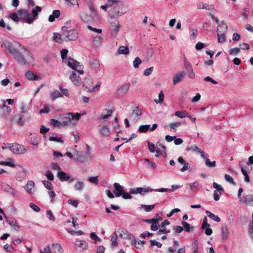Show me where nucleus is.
<instances>
[{"mask_svg":"<svg viewBox=\"0 0 253 253\" xmlns=\"http://www.w3.org/2000/svg\"><path fill=\"white\" fill-rule=\"evenodd\" d=\"M68 50L64 48V64L75 71L72 72L69 78L75 85L79 86L82 84V79L78 74L83 75L84 73V65L74 59L68 57Z\"/></svg>","mask_w":253,"mask_h":253,"instance_id":"obj_1","label":"nucleus"},{"mask_svg":"<svg viewBox=\"0 0 253 253\" xmlns=\"http://www.w3.org/2000/svg\"><path fill=\"white\" fill-rule=\"evenodd\" d=\"M1 46L7 48L9 52L13 56L16 54H18L19 51H24V52L29 56L28 58H29V59H31V53L30 51L16 42H3L1 44Z\"/></svg>","mask_w":253,"mask_h":253,"instance_id":"obj_2","label":"nucleus"},{"mask_svg":"<svg viewBox=\"0 0 253 253\" xmlns=\"http://www.w3.org/2000/svg\"><path fill=\"white\" fill-rule=\"evenodd\" d=\"M81 118V114L77 113H68L64 115V125L74 126Z\"/></svg>","mask_w":253,"mask_h":253,"instance_id":"obj_3","label":"nucleus"},{"mask_svg":"<svg viewBox=\"0 0 253 253\" xmlns=\"http://www.w3.org/2000/svg\"><path fill=\"white\" fill-rule=\"evenodd\" d=\"M227 25L224 23H221L219 25L217 29L218 42L223 43L226 41V37L225 34L227 33Z\"/></svg>","mask_w":253,"mask_h":253,"instance_id":"obj_4","label":"nucleus"},{"mask_svg":"<svg viewBox=\"0 0 253 253\" xmlns=\"http://www.w3.org/2000/svg\"><path fill=\"white\" fill-rule=\"evenodd\" d=\"M78 38L79 33L76 29H64V40L66 41H75Z\"/></svg>","mask_w":253,"mask_h":253,"instance_id":"obj_5","label":"nucleus"},{"mask_svg":"<svg viewBox=\"0 0 253 253\" xmlns=\"http://www.w3.org/2000/svg\"><path fill=\"white\" fill-rule=\"evenodd\" d=\"M23 53L25 57L22 56L19 52H18V54H16L14 55V57L15 59L17 61V62L21 64V65H25L26 63H31L33 61V56L31 55V59H29V56L27 55L24 51H21Z\"/></svg>","mask_w":253,"mask_h":253,"instance_id":"obj_6","label":"nucleus"},{"mask_svg":"<svg viewBox=\"0 0 253 253\" xmlns=\"http://www.w3.org/2000/svg\"><path fill=\"white\" fill-rule=\"evenodd\" d=\"M121 25L118 20L110 22V34L113 38H116L120 29Z\"/></svg>","mask_w":253,"mask_h":253,"instance_id":"obj_7","label":"nucleus"},{"mask_svg":"<svg viewBox=\"0 0 253 253\" xmlns=\"http://www.w3.org/2000/svg\"><path fill=\"white\" fill-rule=\"evenodd\" d=\"M18 12L20 19H25L28 23L31 24L34 21V17L28 13L27 10L22 9L18 10Z\"/></svg>","mask_w":253,"mask_h":253,"instance_id":"obj_8","label":"nucleus"},{"mask_svg":"<svg viewBox=\"0 0 253 253\" xmlns=\"http://www.w3.org/2000/svg\"><path fill=\"white\" fill-rule=\"evenodd\" d=\"M87 248L88 244L84 240H77L74 245V249L79 252L87 250Z\"/></svg>","mask_w":253,"mask_h":253,"instance_id":"obj_9","label":"nucleus"},{"mask_svg":"<svg viewBox=\"0 0 253 253\" xmlns=\"http://www.w3.org/2000/svg\"><path fill=\"white\" fill-rule=\"evenodd\" d=\"M1 189L5 192L10 194L13 197L17 195L16 191L9 184L5 182H1L0 184Z\"/></svg>","mask_w":253,"mask_h":253,"instance_id":"obj_10","label":"nucleus"},{"mask_svg":"<svg viewBox=\"0 0 253 253\" xmlns=\"http://www.w3.org/2000/svg\"><path fill=\"white\" fill-rule=\"evenodd\" d=\"M11 151L14 154H21L24 153L26 151V149L24 148L22 145L17 143H13L11 146Z\"/></svg>","mask_w":253,"mask_h":253,"instance_id":"obj_11","label":"nucleus"},{"mask_svg":"<svg viewBox=\"0 0 253 253\" xmlns=\"http://www.w3.org/2000/svg\"><path fill=\"white\" fill-rule=\"evenodd\" d=\"M93 80L90 76H86L83 82V89L89 92V89L92 86Z\"/></svg>","mask_w":253,"mask_h":253,"instance_id":"obj_12","label":"nucleus"},{"mask_svg":"<svg viewBox=\"0 0 253 253\" xmlns=\"http://www.w3.org/2000/svg\"><path fill=\"white\" fill-rule=\"evenodd\" d=\"M82 20L85 23H91L98 19L93 14L89 15L85 12H83L81 15Z\"/></svg>","mask_w":253,"mask_h":253,"instance_id":"obj_13","label":"nucleus"},{"mask_svg":"<svg viewBox=\"0 0 253 253\" xmlns=\"http://www.w3.org/2000/svg\"><path fill=\"white\" fill-rule=\"evenodd\" d=\"M50 167L53 170L57 171V176L59 177L62 181H63V172L61 171V168L59 165L56 163H52L50 164Z\"/></svg>","mask_w":253,"mask_h":253,"instance_id":"obj_14","label":"nucleus"},{"mask_svg":"<svg viewBox=\"0 0 253 253\" xmlns=\"http://www.w3.org/2000/svg\"><path fill=\"white\" fill-rule=\"evenodd\" d=\"M130 87L129 83L123 84L119 88L117 91V94L119 96H124L128 91Z\"/></svg>","mask_w":253,"mask_h":253,"instance_id":"obj_15","label":"nucleus"},{"mask_svg":"<svg viewBox=\"0 0 253 253\" xmlns=\"http://www.w3.org/2000/svg\"><path fill=\"white\" fill-rule=\"evenodd\" d=\"M229 231L226 224L222 225L221 228V238L222 241H225L228 238Z\"/></svg>","mask_w":253,"mask_h":253,"instance_id":"obj_16","label":"nucleus"},{"mask_svg":"<svg viewBox=\"0 0 253 253\" xmlns=\"http://www.w3.org/2000/svg\"><path fill=\"white\" fill-rule=\"evenodd\" d=\"M114 190L113 193L117 197H120L122 195V193L124 191V188L121 186L119 183H115L114 184Z\"/></svg>","mask_w":253,"mask_h":253,"instance_id":"obj_17","label":"nucleus"},{"mask_svg":"<svg viewBox=\"0 0 253 253\" xmlns=\"http://www.w3.org/2000/svg\"><path fill=\"white\" fill-rule=\"evenodd\" d=\"M72 150L73 153L76 156L74 159V161H76L77 160L79 159L82 162H84L88 160V158L85 157L82 152L77 151L75 149H72Z\"/></svg>","mask_w":253,"mask_h":253,"instance_id":"obj_18","label":"nucleus"},{"mask_svg":"<svg viewBox=\"0 0 253 253\" xmlns=\"http://www.w3.org/2000/svg\"><path fill=\"white\" fill-rule=\"evenodd\" d=\"M186 73L185 71H182L174 75L173 78L172 82L173 84H176L182 80V79L185 77Z\"/></svg>","mask_w":253,"mask_h":253,"instance_id":"obj_19","label":"nucleus"},{"mask_svg":"<svg viewBox=\"0 0 253 253\" xmlns=\"http://www.w3.org/2000/svg\"><path fill=\"white\" fill-rule=\"evenodd\" d=\"M24 188L28 194H33L35 192V183L31 180L28 181Z\"/></svg>","mask_w":253,"mask_h":253,"instance_id":"obj_20","label":"nucleus"},{"mask_svg":"<svg viewBox=\"0 0 253 253\" xmlns=\"http://www.w3.org/2000/svg\"><path fill=\"white\" fill-rule=\"evenodd\" d=\"M121 4V1L120 0H108V6H110L109 8H111V9H120Z\"/></svg>","mask_w":253,"mask_h":253,"instance_id":"obj_21","label":"nucleus"},{"mask_svg":"<svg viewBox=\"0 0 253 253\" xmlns=\"http://www.w3.org/2000/svg\"><path fill=\"white\" fill-rule=\"evenodd\" d=\"M241 203L253 206V195L249 194L246 195L244 199H241Z\"/></svg>","mask_w":253,"mask_h":253,"instance_id":"obj_22","label":"nucleus"},{"mask_svg":"<svg viewBox=\"0 0 253 253\" xmlns=\"http://www.w3.org/2000/svg\"><path fill=\"white\" fill-rule=\"evenodd\" d=\"M166 147L161 143H157L156 144V152L157 153L156 157H158L160 155L166 154Z\"/></svg>","mask_w":253,"mask_h":253,"instance_id":"obj_23","label":"nucleus"},{"mask_svg":"<svg viewBox=\"0 0 253 253\" xmlns=\"http://www.w3.org/2000/svg\"><path fill=\"white\" fill-rule=\"evenodd\" d=\"M112 113L113 110L112 109H104L102 111L101 115L100 116L99 120L101 121L102 120L107 119L112 116Z\"/></svg>","mask_w":253,"mask_h":253,"instance_id":"obj_24","label":"nucleus"},{"mask_svg":"<svg viewBox=\"0 0 253 253\" xmlns=\"http://www.w3.org/2000/svg\"><path fill=\"white\" fill-rule=\"evenodd\" d=\"M123 14L122 12L120 11V9H110L109 11V15L112 18H117L120 17Z\"/></svg>","mask_w":253,"mask_h":253,"instance_id":"obj_25","label":"nucleus"},{"mask_svg":"<svg viewBox=\"0 0 253 253\" xmlns=\"http://www.w3.org/2000/svg\"><path fill=\"white\" fill-rule=\"evenodd\" d=\"M141 114L142 112L141 110L137 108L131 113L130 118L133 119V120L135 122L138 120L139 117L141 115Z\"/></svg>","mask_w":253,"mask_h":253,"instance_id":"obj_26","label":"nucleus"},{"mask_svg":"<svg viewBox=\"0 0 253 253\" xmlns=\"http://www.w3.org/2000/svg\"><path fill=\"white\" fill-rule=\"evenodd\" d=\"M103 37L102 35H99L94 36L93 38V42L95 46H99L102 43Z\"/></svg>","mask_w":253,"mask_h":253,"instance_id":"obj_27","label":"nucleus"},{"mask_svg":"<svg viewBox=\"0 0 253 253\" xmlns=\"http://www.w3.org/2000/svg\"><path fill=\"white\" fill-rule=\"evenodd\" d=\"M186 151L198 152L200 154L201 157H204L205 155L204 152L199 148V147L196 145H193L191 147L186 148Z\"/></svg>","mask_w":253,"mask_h":253,"instance_id":"obj_28","label":"nucleus"},{"mask_svg":"<svg viewBox=\"0 0 253 253\" xmlns=\"http://www.w3.org/2000/svg\"><path fill=\"white\" fill-rule=\"evenodd\" d=\"M26 78L30 81L31 80H39L41 78L36 75L33 72L28 71L25 74Z\"/></svg>","mask_w":253,"mask_h":253,"instance_id":"obj_29","label":"nucleus"},{"mask_svg":"<svg viewBox=\"0 0 253 253\" xmlns=\"http://www.w3.org/2000/svg\"><path fill=\"white\" fill-rule=\"evenodd\" d=\"M209 155L207 154L204 155V157H202L205 160L206 165L209 168H215L216 167V162H211L208 159Z\"/></svg>","mask_w":253,"mask_h":253,"instance_id":"obj_30","label":"nucleus"},{"mask_svg":"<svg viewBox=\"0 0 253 253\" xmlns=\"http://www.w3.org/2000/svg\"><path fill=\"white\" fill-rule=\"evenodd\" d=\"M180 187V185H171V189H167V188H161V189H155V191L156 192H172L175 189H177L179 188Z\"/></svg>","mask_w":253,"mask_h":253,"instance_id":"obj_31","label":"nucleus"},{"mask_svg":"<svg viewBox=\"0 0 253 253\" xmlns=\"http://www.w3.org/2000/svg\"><path fill=\"white\" fill-rule=\"evenodd\" d=\"M52 41L59 43H62L63 39L62 35L58 33H53Z\"/></svg>","mask_w":253,"mask_h":253,"instance_id":"obj_32","label":"nucleus"},{"mask_svg":"<svg viewBox=\"0 0 253 253\" xmlns=\"http://www.w3.org/2000/svg\"><path fill=\"white\" fill-rule=\"evenodd\" d=\"M87 5L88 7L89 8L90 12L92 13V14L94 15V16L95 17V18H97L98 15H97V13L96 10H95V9L94 8L93 2H92V0H88L87 1Z\"/></svg>","mask_w":253,"mask_h":253,"instance_id":"obj_33","label":"nucleus"},{"mask_svg":"<svg viewBox=\"0 0 253 253\" xmlns=\"http://www.w3.org/2000/svg\"><path fill=\"white\" fill-rule=\"evenodd\" d=\"M60 12L58 10H54L52 12V14L49 15L48 17V21L50 22L55 21V19L59 17Z\"/></svg>","mask_w":253,"mask_h":253,"instance_id":"obj_34","label":"nucleus"},{"mask_svg":"<svg viewBox=\"0 0 253 253\" xmlns=\"http://www.w3.org/2000/svg\"><path fill=\"white\" fill-rule=\"evenodd\" d=\"M100 132L103 137H108L110 134L109 129L106 126H103L100 128Z\"/></svg>","mask_w":253,"mask_h":253,"instance_id":"obj_35","label":"nucleus"},{"mask_svg":"<svg viewBox=\"0 0 253 253\" xmlns=\"http://www.w3.org/2000/svg\"><path fill=\"white\" fill-rule=\"evenodd\" d=\"M183 63L184 67L187 72V74L191 72V71H193L191 64L185 58L184 59Z\"/></svg>","mask_w":253,"mask_h":253,"instance_id":"obj_36","label":"nucleus"},{"mask_svg":"<svg viewBox=\"0 0 253 253\" xmlns=\"http://www.w3.org/2000/svg\"><path fill=\"white\" fill-rule=\"evenodd\" d=\"M7 222L11 226L12 230L17 232L20 229V226L18 225L17 222L15 220H7Z\"/></svg>","mask_w":253,"mask_h":253,"instance_id":"obj_37","label":"nucleus"},{"mask_svg":"<svg viewBox=\"0 0 253 253\" xmlns=\"http://www.w3.org/2000/svg\"><path fill=\"white\" fill-rule=\"evenodd\" d=\"M155 189H153L150 187H139L140 194L144 195L146 194L155 191Z\"/></svg>","mask_w":253,"mask_h":253,"instance_id":"obj_38","label":"nucleus"},{"mask_svg":"<svg viewBox=\"0 0 253 253\" xmlns=\"http://www.w3.org/2000/svg\"><path fill=\"white\" fill-rule=\"evenodd\" d=\"M39 136L37 134H34L30 138V143L33 145L38 146L39 143Z\"/></svg>","mask_w":253,"mask_h":253,"instance_id":"obj_39","label":"nucleus"},{"mask_svg":"<svg viewBox=\"0 0 253 253\" xmlns=\"http://www.w3.org/2000/svg\"><path fill=\"white\" fill-rule=\"evenodd\" d=\"M129 48L127 46H121L118 50L119 54H128L129 53Z\"/></svg>","mask_w":253,"mask_h":253,"instance_id":"obj_40","label":"nucleus"},{"mask_svg":"<svg viewBox=\"0 0 253 253\" xmlns=\"http://www.w3.org/2000/svg\"><path fill=\"white\" fill-rule=\"evenodd\" d=\"M61 97H62V94L58 90H54L50 92V97L53 101Z\"/></svg>","mask_w":253,"mask_h":253,"instance_id":"obj_41","label":"nucleus"},{"mask_svg":"<svg viewBox=\"0 0 253 253\" xmlns=\"http://www.w3.org/2000/svg\"><path fill=\"white\" fill-rule=\"evenodd\" d=\"M84 183L82 181H78L75 184V189L76 191H81L84 188Z\"/></svg>","mask_w":253,"mask_h":253,"instance_id":"obj_42","label":"nucleus"},{"mask_svg":"<svg viewBox=\"0 0 253 253\" xmlns=\"http://www.w3.org/2000/svg\"><path fill=\"white\" fill-rule=\"evenodd\" d=\"M181 224L184 227V230L186 232H192L194 229L193 226H191L190 225L185 221H182Z\"/></svg>","mask_w":253,"mask_h":253,"instance_id":"obj_43","label":"nucleus"},{"mask_svg":"<svg viewBox=\"0 0 253 253\" xmlns=\"http://www.w3.org/2000/svg\"><path fill=\"white\" fill-rule=\"evenodd\" d=\"M8 18L12 19L13 21H14L15 22H18L20 20L19 16L18 14V13H15V12H12L9 14Z\"/></svg>","mask_w":253,"mask_h":253,"instance_id":"obj_44","label":"nucleus"},{"mask_svg":"<svg viewBox=\"0 0 253 253\" xmlns=\"http://www.w3.org/2000/svg\"><path fill=\"white\" fill-rule=\"evenodd\" d=\"M206 214L208 215V216L211 218L212 220L216 221V222H219L220 221V218L217 215L214 214L213 213H211V211H206Z\"/></svg>","mask_w":253,"mask_h":253,"instance_id":"obj_45","label":"nucleus"},{"mask_svg":"<svg viewBox=\"0 0 253 253\" xmlns=\"http://www.w3.org/2000/svg\"><path fill=\"white\" fill-rule=\"evenodd\" d=\"M117 239L118 235L116 233H114L111 236V245L112 247H115L117 246Z\"/></svg>","mask_w":253,"mask_h":253,"instance_id":"obj_46","label":"nucleus"},{"mask_svg":"<svg viewBox=\"0 0 253 253\" xmlns=\"http://www.w3.org/2000/svg\"><path fill=\"white\" fill-rule=\"evenodd\" d=\"M141 209H143L146 212H149L152 211L155 208L154 205H141Z\"/></svg>","mask_w":253,"mask_h":253,"instance_id":"obj_47","label":"nucleus"},{"mask_svg":"<svg viewBox=\"0 0 253 253\" xmlns=\"http://www.w3.org/2000/svg\"><path fill=\"white\" fill-rule=\"evenodd\" d=\"M181 126L180 122L171 123L169 125V127L170 130H172L174 131H176V127H179Z\"/></svg>","mask_w":253,"mask_h":253,"instance_id":"obj_48","label":"nucleus"},{"mask_svg":"<svg viewBox=\"0 0 253 253\" xmlns=\"http://www.w3.org/2000/svg\"><path fill=\"white\" fill-rule=\"evenodd\" d=\"M141 63L142 60H141V59L138 57H136L135 58L134 60L133 61V66L134 68H137L141 64Z\"/></svg>","mask_w":253,"mask_h":253,"instance_id":"obj_49","label":"nucleus"},{"mask_svg":"<svg viewBox=\"0 0 253 253\" xmlns=\"http://www.w3.org/2000/svg\"><path fill=\"white\" fill-rule=\"evenodd\" d=\"M160 226V224L157 219H155V221H154L151 225L150 228L152 231H157L159 227Z\"/></svg>","mask_w":253,"mask_h":253,"instance_id":"obj_50","label":"nucleus"},{"mask_svg":"<svg viewBox=\"0 0 253 253\" xmlns=\"http://www.w3.org/2000/svg\"><path fill=\"white\" fill-rule=\"evenodd\" d=\"M50 125L53 127H60L62 126V123L56 119H51L50 120Z\"/></svg>","mask_w":253,"mask_h":253,"instance_id":"obj_51","label":"nucleus"},{"mask_svg":"<svg viewBox=\"0 0 253 253\" xmlns=\"http://www.w3.org/2000/svg\"><path fill=\"white\" fill-rule=\"evenodd\" d=\"M175 116L179 118H184L186 116H188V114L185 111H176L175 113Z\"/></svg>","mask_w":253,"mask_h":253,"instance_id":"obj_52","label":"nucleus"},{"mask_svg":"<svg viewBox=\"0 0 253 253\" xmlns=\"http://www.w3.org/2000/svg\"><path fill=\"white\" fill-rule=\"evenodd\" d=\"M150 129V125H141L139 128L138 131L140 132H146Z\"/></svg>","mask_w":253,"mask_h":253,"instance_id":"obj_53","label":"nucleus"},{"mask_svg":"<svg viewBox=\"0 0 253 253\" xmlns=\"http://www.w3.org/2000/svg\"><path fill=\"white\" fill-rule=\"evenodd\" d=\"M42 10V8H41V7L39 6H36L34 8H33L32 9V14L33 15H32L33 17H34V19H35V18L38 15V12H41Z\"/></svg>","mask_w":253,"mask_h":253,"instance_id":"obj_54","label":"nucleus"},{"mask_svg":"<svg viewBox=\"0 0 253 253\" xmlns=\"http://www.w3.org/2000/svg\"><path fill=\"white\" fill-rule=\"evenodd\" d=\"M158 97H159V100H157V99H155L154 102L157 104L162 103L164 101V94H163V92L162 91H161L159 92Z\"/></svg>","mask_w":253,"mask_h":253,"instance_id":"obj_55","label":"nucleus"},{"mask_svg":"<svg viewBox=\"0 0 253 253\" xmlns=\"http://www.w3.org/2000/svg\"><path fill=\"white\" fill-rule=\"evenodd\" d=\"M66 2V6H71L72 5H75L77 4L78 6L79 5L77 0H64Z\"/></svg>","mask_w":253,"mask_h":253,"instance_id":"obj_56","label":"nucleus"},{"mask_svg":"<svg viewBox=\"0 0 253 253\" xmlns=\"http://www.w3.org/2000/svg\"><path fill=\"white\" fill-rule=\"evenodd\" d=\"M90 64L92 67L94 69H97L99 67V62L97 60H93L90 62Z\"/></svg>","mask_w":253,"mask_h":253,"instance_id":"obj_57","label":"nucleus"},{"mask_svg":"<svg viewBox=\"0 0 253 253\" xmlns=\"http://www.w3.org/2000/svg\"><path fill=\"white\" fill-rule=\"evenodd\" d=\"M203 230H205V233L208 235L210 236L212 233V230L210 228V225L208 226H205L204 227H201Z\"/></svg>","mask_w":253,"mask_h":253,"instance_id":"obj_58","label":"nucleus"},{"mask_svg":"<svg viewBox=\"0 0 253 253\" xmlns=\"http://www.w3.org/2000/svg\"><path fill=\"white\" fill-rule=\"evenodd\" d=\"M240 51L239 47L232 48L229 50V53L232 55H237Z\"/></svg>","mask_w":253,"mask_h":253,"instance_id":"obj_59","label":"nucleus"},{"mask_svg":"<svg viewBox=\"0 0 253 253\" xmlns=\"http://www.w3.org/2000/svg\"><path fill=\"white\" fill-rule=\"evenodd\" d=\"M71 219L72 226L75 229L78 228L79 227V224L77 223L78 218L77 217L72 216L71 217Z\"/></svg>","mask_w":253,"mask_h":253,"instance_id":"obj_60","label":"nucleus"},{"mask_svg":"<svg viewBox=\"0 0 253 253\" xmlns=\"http://www.w3.org/2000/svg\"><path fill=\"white\" fill-rule=\"evenodd\" d=\"M90 237L92 240H94L95 242H100L101 241V239L99 237H98L94 232H91L90 234Z\"/></svg>","mask_w":253,"mask_h":253,"instance_id":"obj_61","label":"nucleus"},{"mask_svg":"<svg viewBox=\"0 0 253 253\" xmlns=\"http://www.w3.org/2000/svg\"><path fill=\"white\" fill-rule=\"evenodd\" d=\"M28 108L26 104L22 103L20 107V113L25 114L27 112Z\"/></svg>","mask_w":253,"mask_h":253,"instance_id":"obj_62","label":"nucleus"},{"mask_svg":"<svg viewBox=\"0 0 253 253\" xmlns=\"http://www.w3.org/2000/svg\"><path fill=\"white\" fill-rule=\"evenodd\" d=\"M221 195V193L220 191L214 190L213 193V199L215 201H217L219 200L220 196Z\"/></svg>","mask_w":253,"mask_h":253,"instance_id":"obj_63","label":"nucleus"},{"mask_svg":"<svg viewBox=\"0 0 253 253\" xmlns=\"http://www.w3.org/2000/svg\"><path fill=\"white\" fill-rule=\"evenodd\" d=\"M225 179L226 181L230 183L233 184L234 185H235V183L234 181V179L232 176H231L229 174H225L224 176Z\"/></svg>","mask_w":253,"mask_h":253,"instance_id":"obj_64","label":"nucleus"}]
</instances>
